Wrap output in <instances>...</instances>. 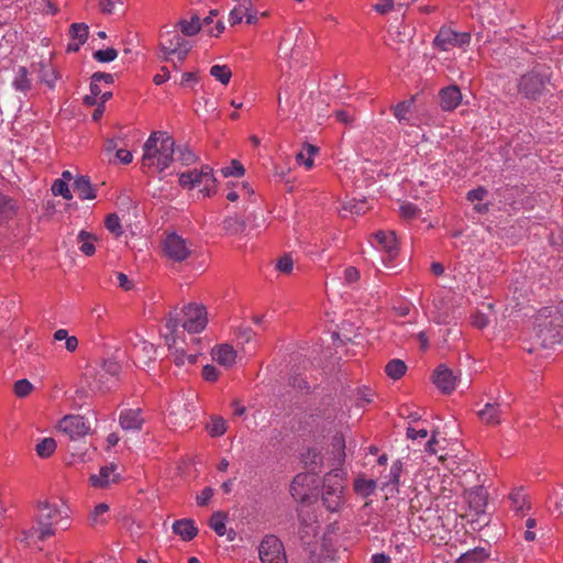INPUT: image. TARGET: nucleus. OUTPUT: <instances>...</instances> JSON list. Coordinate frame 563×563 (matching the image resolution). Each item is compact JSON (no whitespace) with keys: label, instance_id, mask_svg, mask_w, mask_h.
Listing matches in <instances>:
<instances>
[{"label":"nucleus","instance_id":"f257e3e1","mask_svg":"<svg viewBox=\"0 0 563 563\" xmlns=\"http://www.w3.org/2000/svg\"><path fill=\"white\" fill-rule=\"evenodd\" d=\"M69 512V507L63 500L40 503L35 525L29 530L23 531L21 541L26 543H31L34 540L43 541L55 536L57 529H68Z\"/></svg>","mask_w":563,"mask_h":563},{"label":"nucleus","instance_id":"f03ea898","mask_svg":"<svg viewBox=\"0 0 563 563\" xmlns=\"http://www.w3.org/2000/svg\"><path fill=\"white\" fill-rule=\"evenodd\" d=\"M539 343L547 349L563 342V301L539 310L534 319Z\"/></svg>","mask_w":563,"mask_h":563},{"label":"nucleus","instance_id":"7ed1b4c3","mask_svg":"<svg viewBox=\"0 0 563 563\" xmlns=\"http://www.w3.org/2000/svg\"><path fill=\"white\" fill-rule=\"evenodd\" d=\"M175 142L166 132H153L143 144V167H156L159 172L168 168L174 161Z\"/></svg>","mask_w":563,"mask_h":563},{"label":"nucleus","instance_id":"20e7f679","mask_svg":"<svg viewBox=\"0 0 563 563\" xmlns=\"http://www.w3.org/2000/svg\"><path fill=\"white\" fill-rule=\"evenodd\" d=\"M161 335L174 355L176 365L183 366L186 363L194 364L197 362V354H187L185 351L186 342L185 338H183V331L179 329L177 313H168L165 324L161 330Z\"/></svg>","mask_w":563,"mask_h":563},{"label":"nucleus","instance_id":"39448f33","mask_svg":"<svg viewBox=\"0 0 563 563\" xmlns=\"http://www.w3.org/2000/svg\"><path fill=\"white\" fill-rule=\"evenodd\" d=\"M191 43L179 34L176 27L164 26L159 32V58L164 62H170L175 68L181 64L190 49Z\"/></svg>","mask_w":563,"mask_h":563},{"label":"nucleus","instance_id":"423d86ee","mask_svg":"<svg viewBox=\"0 0 563 563\" xmlns=\"http://www.w3.org/2000/svg\"><path fill=\"white\" fill-rule=\"evenodd\" d=\"M172 312L177 313L179 329L183 333H200L208 323L207 309L203 305L189 302L185 305L180 312L174 309ZM185 338V334H183Z\"/></svg>","mask_w":563,"mask_h":563},{"label":"nucleus","instance_id":"0eeeda50","mask_svg":"<svg viewBox=\"0 0 563 563\" xmlns=\"http://www.w3.org/2000/svg\"><path fill=\"white\" fill-rule=\"evenodd\" d=\"M321 500L323 506L331 512H336L343 507V478L341 470H334L324 477Z\"/></svg>","mask_w":563,"mask_h":563},{"label":"nucleus","instance_id":"6e6552de","mask_svg":"<svg viewBox=\"0 0 563 563\" xmlns=\"http://www.w3.org/2000/svg\"><path fill=\"white\" fill-rule=\"evenodd\" d=\"M549 81L550 77L547 73L532 69L518 79L517 87L523 98L536 100L544 93Z\"/></svg>","mask_w":563,"mask_h":563},{"label":"nucleus","instance_id":"1a4fd4ad","mask_svg":"<svg viewBox=\"0 0 563 563\" xmlns=\"http://www.w3.org/2000/svg\"><path fill=\"white\" fill-rule=\"evenodd\" d=\"M179 185L184 188L201 187L200 191L205 196H210L216 191V178L212 168L208 165L200 170L192 169L179 175Z\"/></svg>","mask_w":563,"mask_h":563},{"label":"nucleus","instance_id":"9d476101","mask_svg":"<svg viewBox=\"0 0 563 563\" xmlns=\"http://www.w3.org/2000/svg\"><path fill=\"white\" fill-rule=\"evenodd\" d=\"M262 563H287L284 545L275 536H265L258 545Z\"/></svg>","mask_w":563,"mask_h":563},{"label":"nucleus","instance_id":"9b49d317","mask_svg":"<svg viewBox=\"0 0 563 563\" xmlns=\"http://www.w3.org/2000/svg\"><path fill=\"white\" fill-rule=\"evenodd\" d=\"M529 294L530 286L526 277L520 276L511 280L506 307V311L510 310L509 316L528 300Z\"/></svg>","mask_w":563,"mask_h":563},{"label":"nucleus","instance_id":"f8f14e48","mask_svg":"<svg viewBox=\"0 0 563 563\" xmlns=\"http://www.w3.org/2000/svg\"><path fill=\"white\" fill-rule=\"evenodd\" d=\"M58 430L71 440H77L89 432L90 424L80 415H68L59 420Z\"/></svg>","mask_w":563,"mask_h":563},{"label":"nucleus","instance_id":"ddd939ff","mask_svg":"<svg viewBox=\"0 0 563 563\" xmlns=\"http://www.w3.org/2000/svg\"><path fill=\"white\" fill-rule=\"evenodd\" d=\"M452 294L449 289H440L433 297V309L431 310L432 319L437 323L449 322L450 312L452 310Z\"/></svg>","mask_w":563,"mask_h":563},{"label":"nucleus","instance_id":"4468645a","mask_svg":"<svg viewBox=\"0 0 563 563\" xmlns=\"http://www.w3.org/2000/svg\"><path fill=\"white\" fill-rule=\"evenodd\" d=\"M195 406L181 399L174 400L169 406V421L175 426H187L194 419Z\"/></svg>","mask_w":563,"mask_h":563},{"label":"nucleus","instance_id":"2eb2a0df","mask_svg":"<svg viewBox=\"0 0 563 563\" xmlns=\"http://www.w3.org/2000/svg\"><path fill=\"white\" fill-rule=\"evenodd\" d=\"M439 106L443 111H453L455 110L462 102V92L459 86L450 85L440 89L439 91Z\"/></svg>","mask_w":563,"mask_h":563},{"label":"nucleus","instance_id":"dca6fc26","mask_svg":"<svg viewBox=\"0 0 563 563\" xmlns=\"http://www.w3.org/2000/svg\"><path fill=\"white\" fill-rule=\"evenodd\" d=\"M507 408V404L499 401L487 402L483 409L477 411V416L481 421L486 424H499L501 422V416Z\"/></svg>","mask_w":563,"mask_h":563},{"label":"nucleus","instance_id":"f3484780","mask_svg":"<svg viewBox=\"0 0 563 563\" xmlns=\"http://www.w3.org/2000/svg\"><path fill=\"white\" fill-rule=\"evenodd\" d=\"M363 258L373 265L375 268H388L386 257H397L398 249H367L362 252Z\"/></svg>","mask_w":563,"mask_h":563},{"label":"nucleus","instance_id":"a211bd4d","mask_svg":"<svg viewBox=\"0 0 563 563\" xmlns=\"http://www.w3.org/2000/svg\"><path fill=\"white\" fill-rule=\"evenodd\" d=\"M457 377L445 365H439L433 374V383L445 394L452 393L456 387Z\"/></svg>","mask_w":563,"mask_h":563},{"label":"nucleus","instance_id":"6ab92c4d","mask_svg":"<svg viewBox=\"0 0 563 563\" xmlns=\"http://www.w3.org/2000/svg\"><path fill=\"white\" fill-rule=\"evenodd\" d=\"M144 417L140 408L124 409L120 412L119 423L124 431H140L144 424Z\"/></svg>","mask_w":563,"mask_h":563},{"label":"nucleus","instance_id":"aec40b11","mask_svg":"<svg viewBox=\"0 0 563 563\" xmlns=\"http://www.w3.org/2000/svg\"><path fill=\"white\" fill-rule=\"evenodd\" d=\"M117 466L114 464L106 465L100 468L99 474L90 476V485L96 488H107L111 484L120 481V474L115 472Z\"/></svg>","mask_w":563,"mask_h":563},{"label":"nucleus","instance_id":"412c9836","mask_svg":"<svg viewBox=\"0 0 563 563\" xmlns=\"http://www.w3.org/2000/svg\"><path fill=\"white\" fill-rule=\"evenodd\" d=\"M466 500L470 509L474 511L476 516L485 515V508L487 505V493L483 487H475L467 492Z\"/></svg>","mask_w":563,"mask_h":563},{"label":"nucleus","instance_id":"4be33fe9","mask_svg":"<svg viewBox=\"0 0 563 563\" xmlns=\"http://www.w3.org/2000/svg\"><path fill=\"white\" fill-rule=\"evenodd\" d=\"M130 343L134 347V351L137 355L142 354L144 357V364H147L155 356V347L154 344L147 342L143 336L139 333H134L130 336Z\"/></svg>","mask_w":563,"mask_h":563},{"label":"nucleus","instance_id":"5701e85b","mask_svg":"<svg viewBox=\"0 0 563 563\" xmlns=\"http://www.w3.org/2000/svg\"><path fill=\"white\" fill-rule=\"evenodd\" d=\"M11 86L18 92L23 93L25 97L32 90V79L29 77L26 67L19 66L14 73Z\"/></svg>","mask_w":563,"mask_h":563},{"label":"nucleus","instance_id":"b1692460","mask_svg":"<svg viewBox=\"0 0 563 563\" xmlns=\"http://www.w3.org/2000/svg\"><path fill=\"white\" fill-rule=\"evenodd\" d=\"M212 357L218 364L230 367L235 363L236 352L231 345L221 344L213 349Z\"/></svg>","mask_w":563,"mask_h":563},{"label":"nucleus","instance_id":"393cba45","mask_svg":"<svg viewBox=\"0 0 563 563\" xmlns=\"http://www.w3.org/2000/svg\"><path fill=\"white\" fill-rule=\"evenodd\" d=\"M402 472V464L400 461H395L389 470V474L386 481L383 483V489H386L387 494H396L398 493V486L400 481V475Z\"/></svg>","mask_w":563,"mask_h":563},{"label":"nucleus","instance_id":"a878e982","mask_svg":"<svg viewBox=\"0 0 563 563\" xmlns=\"http://www.w3.org/2000/svg\"><path fill=\"white\" fill-rule=\"evenodd\" d=\"M173 531L175 534L179 536L184 541L192 540L198 533V529L195 526V522L190 519L176 520L173 523Z\"/></svg>","mask_w":563,"mask_h":563},{"label":"nucleus","instance_id":"bb28decb","mask_svg":"<svg viewBox=\"0 0 563 563\" xmlns=\"http://www.w3.org/2000/svg\"><path fill=\"white\" fill-rule=\"evenodd\" d=\"M74 190L81 200L96 198V190L88 176H78L74 181Z\"/></svg>","mask_w":563,"mask_h":563},{"label":"nucleus","instance_id":"cd10ccee","mask_svg":"<svg viewBox=\"0 0 563 563\" xmlns=\"http://www.w3.org/2000/svg\"><path fill=\"white\" fill-rule=\"evenodd\" d=\"M455 31L442 26L433 40V47L441 51H449L453 47Z\"/></svg>","mask_w":563,"mask_h":563},{"label":"nucleus","instance_id":"c85d7f7f","mask_svg":"<svg viewBox=\"0 0 563 563\" xmlns=\"http://www.w3.org/2000/svg\"><path fill=\"white\" fill-rule=\"evenodd\" d=\"M110 507L106 503L98 504L89 515V523L92 527L104 526L109 519Z\"/></svg>","mask_w":563,"mask_h":563},{"label":"nucleus","instance_id":"c756f323","mask_svg":"<svg viewBox=\"0 0 563 563\" xmlns=\"http://www.w3.org/2000/svg\"><path fill=\"white\" fill-rule=\"evenodd\" d=\"M202 23L198 15H192L188 21L181 19L177 22L176 29L178 27L184 36H194L201 30Z\"/></svg>","mask_w":563,"mask_h":563},{"label":"nucleus","instance_id":"7c9ffc66","mask_svg":"<svg viewBox=\"0 0 563 563\" xmlns=\"http://www.w3.org/2000/svg\"><path fill=\"white\" fill-rule=\"evenodd\" d=\"M15 212V202L10 198L0 195V225L11 220L14 217Z\"/></svg>","mask_w":563,"mask_h":563},{"label":"nucleus","instance_id":"2f4dec72","mask_svg":"<svg viewBox=\"0 0 563 563\" xmlns=\"http://www.w3.org/2000/svg\"><path fill=\"white\" fill-rule=\"evenodd\" d=\"M297 258L292 252L284 253L275 262V269L279 274L289 275L292 273Z\"/></svg>","mask_w":563,"mask_h":563},{"label":"nucleus","instance_id":"473e14b6","mask_svg":"<svg viewBox=\"0 0 563 563\" xmlns=\"http://www.w3.org/2000/svg\"><path fill=\"white\" fill-rule=\"evenodd\" d=\"M512 510L517 515H525L528 509L527 497L522 489H516L509 494Z\"/></svg>","mask_w":563,"mask_h":563},{"label":"nucleus","instance_id":"72a5a7b5","mask_svg":"<svg viewBox=\"0 0 563 563\" xmlns=\"http://www.w3.org/2000/svg\"><path fill=\"white\" fill-rule=\"evenodd\" d=\"M318 152L319 148L317 146L306 144L303 150L296 154V161L307 169H310L313 166V157Z\"/></svg>","mask_w":563,"mask_h":563},{"label":"nucleus","instance_id":"f704fd0d","mask_svg":"<svg viewBox=\"0 0 563 563\" xmlns=\"http://www.w3.org/2000/svg\"><path fill=\"white\" fill-rule=\"evenodd\" d=\"M413 98L398 102L393 107V113L399 123H409Z\"/></svg>","mask_w":563,"mask_h":563},{"label":"nucleus","instance_id":"c9c22d12","mask_svg":"<svg viewBox=\"0 0 563 563\" xmlns=\"http://www.w3.org/2000/svg\"><path fill=\"white\" fill-rule=\"evenodd\" d=\"M366 210L367 207L365 200L351 199L343 203L341 212L343 217H347L349 214L353 217L363 214Z\"/></svg>","mask_w":563,"mask_h":563},{"label":"nucleus","instance_id":"e433bc0d","mask_svg":"<svg viewBox=\"0 0 563 563\" xmlns=\"http://www.w3.org/2000/svg\"><path fill=\"white\" fill-rule=\"evenodd\" d=\"M227 521L228 516L222 511H217L211 516L209 526L219 537H223L227 534Z\"/></svg>","mask_w":563,"mask_h":563},{"label":"nucleus","instance_id":"4c0bfd02","mask_svg":"<svg viewBox=\"0 0 563 563\" xmlns=\"http://www.w3.org/2000/svg\"><path fill=\"white\" fill-rule=\"evenodd\" d=\"M406 371H407V366H406L405 362L399 358H394V360L389 361L385 367L386 374L391 379H399L400 377H402L405 375Z\"/></svg>","mask_w":563,"mask_h":563},{"label":"nucleus","instance_id":"58836bf2","mask_svg":"<svg viewBox=\"0 0 563 563\" xmlns=\"http://www.w3.org/2000/svg\"><path fill=\"white\" fill-rule=\"evenodd\" d=\"M55 341H64L65 349L68 352H75L78 347V339L74 335H69L66 329H58L54 332Z\"/></svg>","mask_w":563,"mask_h":563},{"label":"nucleus","instance_id":"ea45409f","mask_svg":"<svg viewBox=\"0 0 563 563\" xmlns=\"http://www.w3.org/2000/svg\"><path fill=\"white\" fill-rule=\"evenodd\" d=\"M55 450L56 441L53 438H44L35 446L36 454L42 459L49 457Z\"/></svg>","mask_w":563,"mask_h":563},{"label":"nucleus","instance_id":"a19ab883","mask_svg":"<svg viewBox=\"0 0 563 563\" xmlns=\"http://www.w3.org/2000/svg\"><path fill=\"white\" fill-rule=\"evenodd\" d=\"M488 556L487 552L483 548H475L463 553L457 562L459 563H476L485 560Z\"/></svg>","mask_w":563,"mask_h":563},{"label":"nucleus","instance_id":"79ce46f5","mask_svg":"<svg viewBox=\"0 0 563 563\" xmlns=\"http://www.w3.org/2000/svg\"><path fill=\"white\" fill-rule=\"evenodd\" d=\"M104 227L114 236H121L124 232L121 219L117 213H110L106 217Z\"/></svg>","mask_w":563,"mask_h":563},{"label":"nucleus","instance_id":"37998d69","mask_svg":"<svg viewBox=\"0 0 563 563\" xmlns=\"http://www.w3.org/2000/svg\"><path fill=\"white\" fill-rule=\"evenodd\" d=\"M210 75L222 85H228L232 77L231 69L227 65H213L210 68Z\"/></svg>","mask_w":563,"mask_h":563},{"label":"nucleus","instance_id":"c03bdc74","mask_svg":"<svg viewBox=\"0 0 563 563\" xmlns=\"http://www.w3.org/2000/svg\"><path fill=\"white\" fill-rule=\"evenodd\" d=\"M376 482L373 479L357 478L354 482V490L363 497L369 496L374 492Z\"/></svg>","mask_w":563,"mask_h":563},{"label":"nucleus","instance_id":"a18cd8bd","mask_svg":"<svg viewBox=\"0 0 563 563\" xmlns=\"http://www.w3.org/2000/svg\"><path fill=\"white\" fill-rule=\"evenodd\" d=\"M207 429L211 437H221L227 431V422L223 418L214 416L211 418Z\"/></svg>","mask_w":563,"mask_h":563},{"label":"nucleus","instance_id":"49530a36","mask_svg":"<svg viewBox=\"0 0 563 563\" xmlns=\"http://www.w3.org/2000/svg\"><path fill=\"white\" fill-rule=\"evenodd\" d=\"M176 161H179L183 165L188 166L196 162L197 156L188 146H179L175 148Z\"/></svg>","mask_w":563,"mask_h":563},{"label":"nucleus","instance_id":"de8ad7c7","mask_svg":"<svg viewBox=\"0 0 563 563\" xmlns=\"http://www.w3.org/2000/svg\"><path fill=\"white\" fill-rule=\"evenodd\" d=\"M113 385H114V378H111L109 375L100 376V369H99L93 379V383L91 384V389L98 390V391H104V390L111 389L113 387Z\"/></svg>","mask_w":563,"mask_h":563},{"label":"nucleus","instance_id":"09e8293b","mask_svg":"<svg viewBox=\"0 0 563 563\" xmlns=\"http://www.w3.org/2000/svg\"><path fill=\"white\" fill-rule=\"evenodd\" d=\"M40 79L47 87L54 88L57 80V73L53 67L48 65H42L40 70Z\"/></svg>","mask_w":563,"mask_h":563},{"label":"nucleus","instance_id":"8fccbe9b","mask_svg":"<svg viewBox=\"0 0 563 563\" xmlns=\"http://www.w3.org/2000/svg\"><path fill=\"white\" fill-rule=\"evenodd\" d=\"M374 239L378 244L384 246H394L395 244L401 243L398 241L397 235L394 231H377L374 234Z\"/></svg>","mask_w":563,"mask_h":563},{"label":"nucleus","instance_id":"3c124183","mask_svg":"<svg viewBox=\"0 0 563 563\" xmlns=\"http://www.w3.org/2000/svg\"><path fill=\"white\" fill-rule=\"evenodd\" d=\"M223 227L229 234H238L244 230L245 224L238 216H233L223 221Z\"/></svg>","mask_w":563,"mask_h":563},{"label":"nucleus","instance_id":"603ef678","mask_svg":"<svg viewBox=\"0 0 563 563\" xmlns=\"http://www.w3.org/2000/svg\"><path fill=\"white\" fill-rule=\"evenodd\" d=\"M189 249H162V255L174 262H181L189 256Z\"/></svg>","mask_w":563,"mask_h":563},{"label":"nucleus","instance_id":"864d4df0","mask_svg":"<svg viewBox=\"0 0 563 563\" xmlns=\"http://www.w3.org/2000/svg\"><path fill=\"white\" fill-rule=\"evenodd\" d=\"M54 196H62L66 200L73 199L68 184L64 179H56L52 185Z\"/></svg>","mask_w":563,"mask_h":563},{"label":"nucleus","instance_id":"5fc2aeb1","mask_svg":"<svg viewBox=\"0 0 563 563\" xmlns=\"http://www.w3.org/2000/svg\"><path fill=\"white\" fill-rule=\"evenodd\" d=\"M70 35L73 40L85 43L88 38V25L85 23H73L70 26Z\"/></svg>","mask_w":563,"mask_h":563},{"label":"nucleus","instance_id":"6e6d98bb","mask_svg":"<svg viewBox=\"0 0 563 563\" xmlns=\"http://www.w3.org/2000/svg\"><path fill=\"white\" fill-rule=\"evenodd\" d=\"M118 57L117 49L109 47L106 49H98L93 53V58L99 63H110Z\"/></svg>","mask_w":563,"mask_h":563},{"label":"nucleus","instance_id":"4d7b16f0","mask_svg":"<svg viewBox=\"0 0 563 563\" xmlns=\"http://www.w3.org/2000/svg\"><path fill=\"white\" fill-rule=\"evenodd\" d=\"M120 369V365L114 361H106L101 365L100 376L109 375L111 378H114Z\"/></svg>","mask_w":563,"mask_h":563},{"label":"nucleus","instance_id":"13d9d810","mask_svg":"<svg viewBox=\"0 0 563 563\" xmlns=\"http://www.w3.org/2000/svg\"><path fill=\"white\" fill-rule=\"evenodd\" d=\"M33 389L27 379H20L14 383V393L18 397H26Z\"/></svg>","mask_w":563,"mask_h":563},{"label":"nucleus","instance_id":"bf43d9fd","mask_svg":"<svg viewBox=\"0 0 563 563\" xmlns=\"http://www.w3.org/2000/svg\"><path fill=\"white\" fill-rule=\"evenodd\" d=\"M537 527V521L533 518H528L525 521V532H523V539L528 542H532L537 539V533L534 531Z\"/></svg>","mask_w":563,"mask_h":563},{"label":"nucleus","instance_id":"052dcab7","mask_svg":"<svg viewBox=\"0 0 563 563\" xmlns=\"http://www.w3.org/2000/svg\"><path fill=\"white\" fill-rule=\"evenodd\" d=\"M77 242L81 243V246L88 247L93 246V244L98 243L99 240L96 235L82 230L77 235Z\"/></svg>","mask_w":563,"mask_h":563},{"label":"nucleus","instance_id":"680f3d73","mask_svg":"<svg viewBox=\"0 0 563 563\" xmlns=\"http://www.w3.org/2000/svg\"><path fill=\"white\" fill-rule=\"evenodd\" d=\"M222 173L225 177H228V176L240 177L244 174V167L238 161H232L231 166L223 168Z\"/></svg>","mask_w":563,"mask_h":563},{"label":"nucleus","instance_id":"e2e57ef3","mask_svg":"<svg viewBox=\"0 0 563 563\" xmlns=\"http://www.w3.org/2000/svg\"><path fill=\"white\" fill-rule=\"evenodd\" d=\"M419 209L411 202H406L400 206V213L405 219H415L419 214Z\"/></svg>","mask_w":563,"mask_h":563},{"label":"nucleus","instance_id":"0e129e2a","mask_svg":"<svg viewBox=\"0 0 563 563\" xmlns=\"http://www.w3.org/2000/svg\"><path fill=\"white\" fill-rule=\"evenodd\" d=\"M117 284L124 291H130L134 288V282L131 280L124 273H115Z\"/></svg>","mask_w":563,"mask_h":563},{"label":"nucleus","instance_id":"69168bd1","mask_svg":"<svg viewBox=\"0 0 563 563\" xmlns=\"http://www.w3.org/2000/svg\"><path fill=\"white\" fill-rule=\"evenodd\" d=\"M488 191L485 187H477L475 189H472L467 192V200H470L471 202H482L485 197L487 196Z\"/></svg>","mask_w":563,"mask_h":563},{"label":"nucleus","instance_id":"338daca9","mask_svg":"<svg viewBox=\"0 0 563 563\" xmlns=\"http://www.w3.org/2000/svg\"><path fill=\"white\" fill-rule=\"evenodd\" d=\"M360 278V272L354 266H349L343 272V279L346 285H352Z\"/></svg>","mask_w":563,"mask_h":563},{"label":"nucleus","instance_id":"774afa93","mask_svg":"<svg viewBox=\"0 0 563 563\" xmlns=\"http://www.w3.org/2000/svg\"><path fill=\"white\" fill-rule=\"evenodd\" d=\"M163 246H185V240L175 232H172L166 235Z\"/></svg>","mask_w":563,"mask_h":563}]
</instances>
